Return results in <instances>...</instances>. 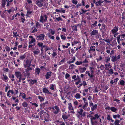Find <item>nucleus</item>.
Masks as SVG:
<instances>
[{"instance_id": "1", "label": "nucleus", "mask_w": 125, "mask_h": 125, "mask_svg": "<svg viewBox=\"0 0 125 125\" xmlns=\"http://www.w3.org/2000/svg\"><path fill=\"white\" fill-rule=\"evenodd\" d=\"M47 18V17L46 15H44V16H42L40 17V21L43 23L46 21Z\"/></svg>"}, {"instance_id": "2", "label": "nucleus", "mask_w": 125, "mask_h": 125, "mask_svg": "<svg viewBox=\"0 0 125 125\" xmlns=\"http://www.w3.org/2000/svg\"><path fill=\"white\" fill-rule=\"evenodd\" d=\"M91 36L93 37L95 35L96 37L97 38L98 37L97 35L98 34V32L97 30H94L90 33Z\"/></svg>"}, {"instance_id": "3", "label": "nucleus", "mask_w": 125, "mask_h": 125, "mask_svg": "<svg viewBox=\"0 0 125 125\" xmlns=\"http://www.w3.org/2000/svg\"><path fill=\"white\" fill-rule=\"evenodd\" d=\"M37 39L39 40H43L44 39L45 35L43 34H42L39 35H36Z\"/></svg>"}, {"instance_id": "4", "label": "nucleus", "mask_w": 125, "mask_h": 125, "mask_svg": "<svg viewBox=\"0 0 125 125\" xmlns=\"http://www.w3.org/2000/svg\"><path fill=\"white\" fill-rule=\"evenodd\" d=\"M105 25L104 24H102L101 28L100 29V31L103 34L105 33L106 31V30L105 29Z\"/></svg>"}, {"instance_id": "5", "label": "nucleus", "mask_w": 125, "mask_h": 125, "mask_svg": "<svg viewBox=\"0 0 125 125\" xmlns=\"http://www.w3.org/2000/svg\"><path fill=\"white\" fill-rule=\"evenodd\" d=\"M94 116V117L92 116V118H90L91 123H93V121H94V120H95L96 119H99V116L97 114H95Z\"/></svg>"}, {"instance_id": "6", "label": "nucleus", "mask_w": 125, "mask_h": 125, "mask_svg": "<svg viewBox=\"0 0 125 125\" xmlns=\"http://www.w3.org/2000/svg\"><path fill=\"white\" fill-rule=\"evenodd\" d=\"M54 108L56 110H54L53 112L55 114H57L59 112L60 109L59 107L57 105H55L54 106Z\"/></svg>"}, {"instance_id": "7", "label": "nucleus", "mask_w": 125, "mask_h": 125, "mask_svg": "<svg viewBox=\"0 0 125 125\" xmlns=\"http://www.w3.org/2000/svg\"><path fill=\"white\" fill-rule=\"evenodd\" d=\"M15 74L17 78L22 77V74L20 72L16 71L15 73Z\"/></svg>"}, {"instance_id": "8", "label": "nucleus", "mask_w": 125, "mask_h": 125, "mask_svg": "<svg viewBox=\"0 0 125 125\" xmlns=\"http://www.w3.org/2000/svg\"><path fill=\"white\" fill-rule=\"evenodd\" d=\"M1 79L6 82L8 81L9 79L7 76L6 75L4 74H2V76L1 77Z\"/></svg>"}, {"instance_id": "9", "label": "nucleus", "mask_w": 125, "mask_h": 125, "mask_svg": "<svg viewBox=\"0 0 125 125\" xmlns=\"http://www.w3.org/2000/svg\"><path fill=\"white\" fill-rule=\"evenodd\" d=\"M43 92V93L48 94H52L46 88H44L42 89Z\"/></svg>"}, {"instance_id": "10", "label": "nucleus", "mask_w": 125, "mask_h": 125, "mask_svg": "<svg viewBox=\"0 0 125 125\" xmlns=\"http://www.w3.org/2000/svg\"><path fill=\"white\" fill-rule=\"evenodd\" d=\"M119 27L118 26H115L114 28L111 30V32L113 34H114L118 31Z\"/></svg>"}, {"instance_id": "11", "label": "nucleus", "mask_w": 125, "mask_h": 125, "mask_svg": "<svg viewBox=\"0 0 125 125\" xmlns=\"http://www.w3.org/2000/svg\"><path fill=\"white\" fill-rule=\"evenodd\" d=\"M52 72H47L45 75V77L46 79H49L51 76Z\"/></svg>"}, {"instance_id": "12", "label": "nucleus", "mask_w": 125, "mask_h": 125, "mask_svg": "<svg viewBox=\"0 0 125 125\" xmlns=\"http://www.w3.org/2000/svg\"><path fill=\"white\" fill-rule=\"evenodd\" d=\"M30 64V61L28 59L26 60V61L25 64H24V66L25 68H26L27 67H28L29 66V65Z\"/></svg>"}, {"instance_id": "13", "label": "nucleus", "mask_w": 125, "mask_h": 125, "mask_svg": "<svg viewBox=\"0 0 125 125\" xmlns=\"http://www.w3.org/2000/svg\"><path fill=\"white\" fill-rule=\"evenodd\" d=\"M32 68L28 67L25 70V72H26L27 73L30 75V71L32 70Z\"/></svg>"}, {"instance_id": "14", "label": "nucleus", "mask_w": 125, "mask_h": 125, "mask_svg": "<svg viewBox=\"0 0 125 125\" xmlns=\"http://www.w3.org/2000/svg\"><path fill=\"white\" fill-rule=\"evenodd\" d=\"M105 70H108L109 68L108 67L110 68L112 66L111 65L110 63L106 64L105 65Z\"/></svg>"}, {"instance_id": "15", "label": "nucleus", "mask_w": 125, "mask_h": 125, "mask_svg": "<svg viewBox=\"0 0 125 125\" xmlns=\"http://www.w3.org/2000/svg\"><path fill=\"white\" fill-rule=\"evenodd\" d=\"M88 103L87 102H84L83 103V105L82 107V108L83 109L85 110V108L86 107H87L88 106Z\"/></svg>"}, {"instance_id": "16", "label": "nucleus", "mask_w": 125, "mask_h": 125, "mask_svg": "<svg viewBox=\"0 0 125 125\" xmlns=\"http://www.w3.org/2000/svg\"><path fill=\"white\" fill-rule=\"evenodd\" d=\"M107 119L109 121L111 120L112 122H113L114 121V120L112 119V118L109 115H107Z\"/></svg>"}, {"instance_id": "17", "label": "nucleus", "mask_w": 125, "mask_h": 125, "mask_svg": "<svg viewBox=\"0 0 125 125\" xmlns=\"http://www.w3.org/2000/svg\"><path fill=\"white\" fill-rule=\"evenodd\" d=\"M104 1H102L101 0H99L98 1L96 2L95 3V4L96 5V6H98V5L101 6V3H103Z\"/></svg>"}, {"instance_id": "18", "label": "nucleus", "mask_w": 125, "mask_h": 125, "mask_svg": "<svg viewBox=\"0 0 125 125\" xmlns=\"http://www.w3.org/2000/svg\"><path fill=\"white\" fill-rule=\"evenodd\" d=\"M120 120L118 119H116L114 123V124L115 125H120L119 123Z\"/></svg>"}, {"instance_id": "19", "label": "nucleus", "mask_w": 125, "mask_h": 125, "mask_svg": "<svg viewBox=\"0 0 125 125\" xmlns=\"http://www.w3.org/2000/svg\"><path fill=\"white\" fill-rule=\"evenodd\" d=\"M62 117L63 119L64 120L67 119L68 118V115H64V114H63Z\"/></svg>"}, {"instance_id": "20", "label": "nucleus", "mask_w": 125, "mask_h": 125, "mask_svg": "<svg viewBox=\"0 0 125 125\" xmlns=\"http://www.w3.org/2000/svg\"><path fill=\"white\" fill-rule=\"evenodd\" d=\"M110 110L114 112H115L117 111V108L112 107L110 108Z\"/></svg>"}, {"instance_id": "21", "label": "nucleus", "mask_w": 125, "mask_h": 125, "mask_svg": "<svg viewBox=\"0 0 125 125\" xmlns=\"http://www.w3.org/2000/svg\"><path fill=\"white\" fill-rule=\"evenodd\" d=\"M97 105L96 104H95L92 106L91 107V109L92 111H93L96 108Z\"/></svg>"}, {"instance_id": "22", "label": "nucleus", "mask_w": 125, "mask_h": 125, "mask_svg": "<svg viewBox=\"0 0 125 125\" xmlns=\"http://www.w3.org/2000/svg\"><path fill=\"white\" fill-rule=\"evenodd\" d=\"M48 104V102L47 101L45 103H43V104H41L40 105L41 107H45V106H46V104Z\"/></svg>"}, {"instance_id": "23", "label": "nucleus", "mask_w": 125, "mask_h": 125, "mask_svg": "<svg viewBox=\"0 0 125 125\" xmlns=\"http://www.w3.org/2000/svg\"><path fill=\"white\" fill-rule=\"evenodd\" d=\"M120 115L119 114L114 115H113V117L114 119L119 118H120Z\"/></svg>"}, {"instance_id": "24", "label": "nucleus", "mask_w": 125, "mask_h": 125, "mask_svg": "<svg viewBox=\"0 0 125 125\" xmlns=\"http://www.w3.org/2000/svg\"><path fill=\"white\" fill-rule=\"evenodd\" d=\"M40 69L39 68H37L35 69V73L36 74L37 73V74H39L40 73Z\"/></svg>"}, {"instance_id": "25", "label": "nucleus", "mask_w": 125, "mask_h": 125, "mask_svg": "<svg viewBox=\"0 0 125 125\" xmlns=\"http://www.w3.org/2000/svg\"><path fill=\"white\" fill-rule=\"evenodd\" d=\"M116 56H112V57L111 58V61L113 62H115V61H116L117 60V59L116 58Z\"/></svg>"}, {"instance_id": "26", "label": "nucleus", "mask_w": 125, "mask_h": 125, "mask_svg": "<svg viewBox=\"0 0 125 125\" xmlns=\"http://www.w3.org/2000/svg\"><path fill=\"white\" fill-rule=\"evenodd\" d=\"M30 83L33 84L35 83H37V81L36 80H31L30 81Z\"/></svg>"}, {"instance_id": "27", "label": "nucleus", "mask_w": 125, "mask_h": 125, "mask_svg": "<svg viewBox=\"0 0 125 125\" xmlns=\"http://www.w3.org/2000/svg\"><path fill=\"white\" fill-rule=\"evenodd\" d=\"M6 1L5 0H2V6L3 7H5V4H6Z\"/></svg>"}, {"instance_id": "28", "label": "nucleus", "mask_w": 125, "mask_h": 125, "mask_svg": "<svg viewBox=\"0 0 125 125\" xmlns=\"http://www.w3.org/2000/svg\"><path fill=\"white\" fill-rule=\"evenodd\" d=\"M79 111H78V112L79 113L80 115H81L82 114V113L83 111V109L82 108H80L79 109Z\"/></svg>"}, {"instance_id": "29", "label": "nucleus", "mask_w": 125, "mask_h": 125, "mask_svg": "<svg viewBox=\"0 0 125 125\" xmlns=\"http://www.w3.org/2000/svg\"><path fill=\"white\" fill-rule=\"evenodd\" d=\"M35 42L36 41L35 40L34 38L31 39V41L29 42V44H31L33 43V42Z\"/></svg>"}, {"instance_id": "30", "label": "nucleus", "mask_w": 125, "mask_h": 125, "mask_svg": "<svg viewBox=\"0 0 125 125\" xmlns=\"http://www.w3.org/2000/svg\"><path fill=\"white\" fill-rule=\"evenodd\" d=\"M75 97L76 99H79L80 98V94L79 93H77L75 95Z\"/></svg>"}, {"instance_id": "31", "label": "nucleus", "mask_w": 125, "mask_h": 125, "mask_svg": "<svg viewBox=\"0 0 125 125\" xmlns=\"http://www.w3.org/2000/svg\"><path fill=\"white\" fill-rule=\"evenodd\" d=\"M120 35H119L118 36L116 37L118 43L119 44L120 43Z\"/></svg>"}, {"instance_id": "32", "label": "nucleus", "mask_w": 125, "mask_h": 125, "mask_svg": "<svg viewBox=\"0 0 125 125\" xmlns=\"http://www.w3.org/2000/svg\"><path fill=\"white\" fill-rule=\"evenodd\" d=\"M22 106L24 107H27L28 106V104L26 102H24L22 104Z\"/></svg>"}, {"instance_id": "33", "label": "nucleus", "mask_w": 125, "mask_h": 125, "mask_svg": "<svg viewBox=\"0 0 125 125\" xmlns=\"http://www.w3.org/2000/svg\"><path fill=\"white\" fill-rule=\"evenodd\" d=\"M38 97L39 99H40V102L44 100V98L42 96H38Z\"/></svg>"}, {"instance_id": "34", "label": "nucleus", "mask_w": 125, "mask_h": 125, "mask_svg": "<svg viewBox=\"0 0 125 125\" xmlns=\"http://www.w3.org/2000/svg\"><path fill=\"white\" fill-rule=\"evenodd\" d=\"M120 84L124 86V85L125 82L123 80H120Z\"/></svg>"}, {"instance_id": "35", "label": "nucleus", "mask_w": 125, "mask_h": 125, "mask_svg": "<svg viewBox=\"0 0 125 125\" xmlns=\"http://www.w3.org/2000/svg\"><path fill=\"white\" fill-rule=\"evenodd\" d=\"M75 67V66L73 64H71L69 66V68L73 69Z\"/></svg>"}, {"instance_id": "36", "label": "nucleus", "mask_w": 125, "mask_h": 125, "mask_svg": "<svg viewBox=\"0 0 125 125\" xmlns=\"http://www.w3.org/2000/svg\"><path fill=\"white\" fill-rule=\"evenodd\" d=\"M77 27L76 25L72 27V29L73 31H77Z\"/></svg>"}, {"instance_id": "37", "label": "nucleus", "mask_w": 125, "mask_h": 125, "mask_svg": "<svg viewBox=\"0 0 125 125\" xmlns=\"http://www.w3.org/2000/svg\"><path fill=\"white\" fill-rule=\"evenodd\" d=\"M37 45H38L39 47H42V46H43V44L42 42H39L37 44Z\"/></svg>"}, {"instance_id": "38", "label": "nucleus", "mask_w": 125, "mask_h": 125, "mask_svg": "<svg viewBox=\"0 0 125 125\" xmlns=\"http://www.w3.org/2000/svg\"><path fill=\"white\" fill-rule=\"evenodd\" d=\"M26 57L25 55L24 54L23 55L20 56L19 59L21 60H23Z\"/></svg>"}, {"instance_id": "39", "label": "nucleus", "mask_w": 125, "mask_h": 125, "mask_svg": "<svg viewBox=\"0 0 125 125\" xmlns=\"http://www.w3.org/2000/svg\"><path fill=\"white\" fill-rule=\"evenodd\" d=\"M82 63L83 62H82L77 61L75 62V63L77 65H79L82 64Z\"/></svg>"}, {"instance_id": "40", "label": "nucleus", "mask_w": 125, "mask_h": 125, "mask_svg": "<svg viewBox=\"0 0 125 125\" xmlns=\"http://www.w3.org/2000/svg\"><path fill=\"white\" fill-rule=\"evenodd\" d=\"M98 121L97 120H95L94 122L93 121V123H91L92 125H96L97 124Z\"/></svg>"}, {"instance_id": "41", "label": "nucleus", "mask_w": 125, "mask_h": 125, "mask_svg": "<svg viewBox=\"0 0 125 125\" xmlns=\"http://www.w3.org/2000/svg\"><path fill=\"white\" fill-rule=\"evenodd\" d=\"M55 86L53 84H52L50 85V89L52 90H54V86Z\"/></svg>"}, {"instance_id": "42", "label": "nucleus", "mask_w": 125, "mask_h": 125, "mask_svg": "<svg viewBox=\"0 0 125 125\" xmlns=\"http://www.w3.org/2000/svg\"><path fill=\"white\" fill-rule=\"evenodd\" d=\"M55 122L56 123V125H59L60 123H62V121H60L59 120H57Z\"/></svg>"}, {"instance_id": "43", "label": "nucleus", "mask_w": 125, "mask_h": 125, "mask_svg": "<svg viewBox=\"0 0 125 125\" xmlns=\"http://www.w3.org/2000/svg\"><path fill=\"white\" fill-rule=\"evenodd\" d=\"M109 72L110 74H112L114 73L113 70L112 69H111L109 71Z\"/></svg>"}, {"instance_id": "44", "label": "nucleus", "mask_w": 125, "mask_h": 125, "mask_svg": "<svg viewBox=\"0 0 125 125\" xmlns=\"http://www.w3.org/2000/svg\"><path fill=\"white\" fill-rule=\"evenodd\" d=\"M13 33L14 35L13 36V37L18 36H19V35L17 34V32H13Z\"/></svg>"}, {"instance_id": "45", "label": "nucleus", "mask_w": 125, "mask_h": 125, "mask_svg": "<svg viewBox=\"0 0 125 125\" xmlns=\"http://www.w3.org/2000/svg\"><path fill=\"white\" fill-rule=\"evenodd\" d=\"M80 69L82 70V73L84 72L86 70V69L85 67L81 68Z\"/></svg>"}, {"instance_id": "46", "label": "nucleus", "mask_w": 125, "mask_h": 125, "mask_svg": "<svg viewBox=\"0 0 125 125\" xmlns=\"http://www.w3.org/2000/svg\"><path fill=\"white\" fill-rule=\"evenodd\" d=\"M68 105V109L69 110H71V108H72V107L71 103H70Z\"/></svg>"}, {"instance_id": "47", "label": "nucleus", "mask_w": 125, "mask_h": 125, "mask_svg": "<svg viewBox=\"0 0 125 125\" xmlns=\"http://www.w3.org/2000/svg\"><path fill=\"white\" fill-rule=\"evenodd\" d=\"M32 11L30 10H28L27 12V14H26V15L28 17V15H30L32 13Z\"/></svg>"}, {"instance_id": "48", "label": "nucleus", "mask_w": 125, "mask_h": 125, "mask_svg": "<svg viewBox=\"0 0 125 125\" xmlns=\"http://www.w3.org/2000/svg\"><path fill=\"white\" fill-rule=\"evenodd\" d=\"M61 38L64 40H65L66 39V37L65 36L63 35H61Z\"/></svg>"}, {"instance_id": "49", "label": "nucleus", "mask_w": 125, "mask_h": 125, "mask_svg": "<svg viewBox=\"0 0 125 125\" xmlns=\"http://www.w3.org/2000/svg\"><path fill=\"white\" fill-rule=\"evenodd\" d=\"M65 59V58H63V59L61 60V61H60L59 62V63L60 64H62V63H63L64 62V61Z\"/></svg>"}, {"instance_id": "50", "label": "nucleus", "mask_w": 125, "mask_h": 125, "mask_svg": "<svg viewBox=\"0 0 125 125\" xmlns=\"http://www.w3.org/2000/svg\"><path fill=\"white\" fill-rule=\"evenodd\" d=\"M33 52L34 55L36 54V55L40 53L39 52L35 51H33Z\"/></svg>"}, {"instance_id": "51", "label": "nucleus", "mask_w": 125, "mask_h": 125, "mask_svg": "<svg viewBox=\"0 0 125 125\" xmlns=\"http://www.w3.org/2000/svg\"><path fill=\"white\" fill-rule=\"evenodd\" d=\"M5 49L7 51L9 52L10 50V48L7 46L5 47Z\"/></svg>"}, {"instance_id": "52", "label": "nucleus", "mask_w": 125, "mask_h": 125, "mask_svg": "<svg viewBox=\"0 0 125 125\" xmlns=\"http://www.w3.org/2000/svg\"><path fill=\"white\" fill-rule=\"evenodd\" d=\"M21 96L22 98H23V99H27V98H25L26 95L24 93L22 94L21 95Z\"/></svg>"}, {"instance_id": "53", "label": "nucleus", "mask_w": 125, "mask_h": 125, "mask_svg": "<svg viewBox=\"0 0 125 125\" xmlns=\"http://www.w3.org/2000/svg\"><path fill=\"white\" fill-rule=\"evenodd\" d=\"M70 76V75L68 73H66L65 75V78L66 79H67Z\"/></svg>"}, {"instance_id": "54", "label": "nucleus", "mask_w": 125, "mask_h": 125, "mask_svg": "<svg viewBox=\"0 0 125 125\" xmlns=\"http://www.w3.org/2000/svg\"><path fill=\"white\" fill-rule=\"evenodd\" d=\"M90 50L92 51H95V49L94 48L92 47V46H91V47L90 48Z\"/></svg>"}, {"instance_id": "55", "label": "nucleus", "mask_w": 125, "mask_h": 125, "mask_svg": "<svg viewBox=\"0 0 125 125\" xmlns=\"http://www.w3.org/2000/svg\"><path fill=\"white\" fill-rule=\"evenodd\" d=\"M99 68L102 70H103L104 68V66L102 64H101V66L99 67Z\"/></svg>"}, {"instance_id": "56", "label": "nucleus", "mask_w": 125, "mask_h": 125, "mask_svg": "<svg viewBox=\"0 0 125 125\" xmlns=\"http://www.w3.org/2000/svg\"><path fill=\"white\" fill-rule=\"evenodd\" d=\"M72 2L74 4L76 5L77 3V2L76 0H72Z\"/></svg>"}, {"instance_id": "57", "label": "nucleus", "mask_w": 125, "mask_h": 125, "mask_svg": "<svg viewBox=\"0 0 125 125\" xmlns=\"http://www.w3.org/2000/svg\"><path fill=\"white\" fill-rule=\"evenodd\" d=\"M88 75L90 78H92L94 76L93 74H91V75L90 73H89Z\"/></svg>"}, {"instance_id": "58", "label": "nucleus", "mask_w": 125, "mask_h": 125, "mask_svg": "<svg viewBox=\"0 0 125 125\" xmlns=\"http://www.w3.org/2000/svg\"><path fill=\"white\" fill-rule=\"evenodd\" d=\"M24 76H29L30 75V74H28L26 72H24Z\"/></svg>"}, {"instance_id": "59", "label": "nucleus", "mask_w": 125, "mask_h": 125, "mask_svg": "<svg viewBox=\"0 0 125 125\" xmlns=\"http://www.w3.org/2000/svg\"><path fill=\"white\" fill-rule=\"evenodd\" d=\"M49 37L50 39H52L53 40L54 38V37L53 36H51V35H49Z\"/></svg>"}, {"instance_id": "60", "label": "nucleus", "mask_w": 125, "mask_h": 125, "mask_svg": "<svg viewBox=\"0 0 125 125\" xmlns=\"http://www.w3.org/2000/svg\"><path fill=\"white\" fill-rule=\"evenodd\" d=\"M37 29L36 28H34L33 30L31 32L32 33H34L37 32Z\"/></svg>"}, {"instance_id": "61", "label": "nucleus", "mask_w": 125, "mask_h": 125, "mask_svg": "<svg viewBox=\"0 0 125 125\" xmlns=\"http://www.w3.org/2000/svg\"><path fill=\"white\" fill-rule=\"evenodd\" d=\"M48 5V4L47 3H44L43 4V6L45 7V8H47V6Z\"/></svg>"}, {"instance_id": "62", "label": "nucleus", "mask_w": 125, "mask_h": 125, "mask_svg": "<svg viewBox=\"0 0 125 125\" xmlns=\"http://www.w3.org/2000/svg\"><path fill=\"white\" fill-rule=\"evenodd\" d=\"M110 58H108L106 60V62L107 63H108L110 61Z\"/></svg>"}, {"instance_id": "63", "label": "nucleus", "mask_w": 125, "mask_h": 125, "mask_svg": "<svg viewBox=\"0 0 125 125\" xmlns=\"http://www.w3.org/2000/svg\"><path fill=\"white\" fill-rule=\"evenodd\" d=\"M86 22V21H81V23H83V24H82V25H84Z\"/></svg>"}, {"instance_id": "64", "label": "nucleus", "mask_w": 125, "mask_h": 125, "mask_svg": "<svg viewBox=\"0 0 125 125\" xmlns=\"http://www.w3.org/2000/svg\"><path fill=\"white\" fill-rule=\"evenodd\" d=\"M89 103L90 104L89 106H93L94 105L93 103L92 102V101H90L89 102Z\"/></svg>"}]
</instances>
